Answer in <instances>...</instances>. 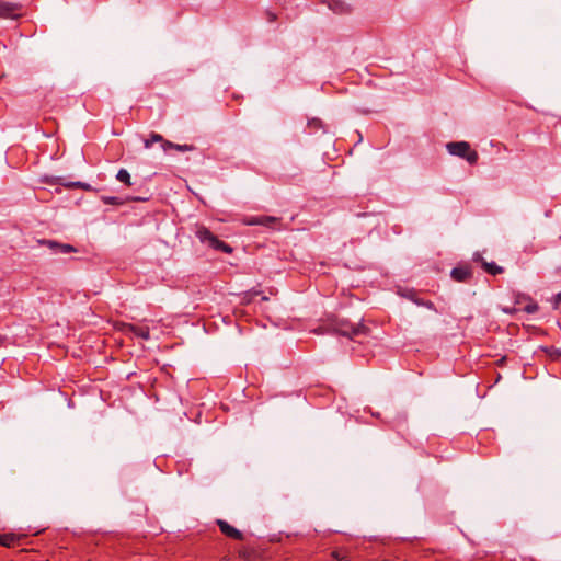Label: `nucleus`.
<instances>
[{
  "label": "nucleus",
  "instance_id": "0eeeda50",
  "mask_svg": "<svg viewBox=\"0 0 561 561\" xmlns=\"http://www.w3.org/2000/svg\"><path fill=\"white\" fill-rule=\"evenodd\" d=\"M249 226H263L274 229L280 222V218L274 216H254L244 220Z\"/></svg>",
  "mask_w": 561,
  "mask_h": 561
},
{
  "label": "nucleus",
  "instance_id": "b1692460",
  "mask_svg": "<svg viewBox=\"0 0 561 561\" xmlns=\"http://www.w3.org/2000/svg\"><path fill=\"white\" fill-rule=\"evenodd\" d=\"M559 304H561V293H559L557 296H556V306L558 307Z\"/></svg>",
  "mask_w": 561,
  "mask_h": 561
},
{
  "label": "nucleus",
  "instance_id": "5701e85b",
  "mask_svg": "<svg viewBox=\"0 0 561 561\" xmlns=\"http://www.w3.org/2000/svg\"><path fill=\"white\" fill-rule=\"evenodd\" d=\"M68 187H80L84 191H89L90 190V185L87 184V183H82V182H73L69 185H67Z\"/></svg>",
  "mask_w": 561,
  "mask_h": 561
},
{
  "label": "nucleus",
  "instance_id": "aec40b11",
  "mask_svg": "<svg viewBox=\"0 0 561 561\" xmlns=\"http://www.w3.org/2000/svg\"><path fill=\"white\" fill-rule=\"evenodd\" d=\"M39 243L48 247L51 250H58L60 243L54 240H39Z\"/></svg>",
  "mask_w": 561,
  "mask_h": 561
},
{
  "label": "nucleus",
  "instance_id": "dca6fc26",
  "mask_svg": "<svg viewBox=\"0 0 561 561\" xmlns=\"http://www.w3.org/2000/svg\"><path fill=\"white\" fill-rule=\"evenodd\" d=\"M102 202L106 205H116V206H121L125 203V201L118 196H103Z\"/></svg>",
  "mask_w": 561,
  "mask_h": 561
},
{
  "label": "nucleus",
  "instance_id": "4be33fe9",
  "mask_svg": "<svg viewBox=\"0 0 561 561\" xmlns=\"http://www.w3.org/2000/svg\"><path fill=\"white\" fill-rule=\"evenodd\" d=\"M264 14L270 23H273L277 20V14L271 10H265Z\"/></svg>",
  "mask_w": 561,
  "mask_h": 561
},
{
  "label": "nucleus",
  "instance_id": "a211bd4d",
  "mask_svg": "<svg viewBox=\"0 0 561 561\" xmlns=\"http://www.w3.org/2000/svg\"><path fill=\"white\" fill-rule=\"evenodd\" d=\"M331 554L336 561H347L348 559V553L344 550H335Z\"/></svg>",
  "mask_w": 561,
  "mask_h": 561
},
{
  "label": "nucleus",
  "instance_id": "1a4fd4ad",
  "mask_svg": "<svg viewBox=\"0 0 561 561\" xmlns=\"http://www.w3.org/2000/svg\"><path fill=\"white\" fill-rule=\"evenodd\" d=\"M25 534L7 533L0 535V546L5 548H14L22 543L25 539Z\"/></svg>",
  "mask_w": 561,
  "mask_h": 561
},
{
  "label": "nucleus",
  "instance_id": "9b49d317",
  "mask_svg": "<svg viewBox=\"0 0 561 561\" xmlns=\"http://www.w3.org/2000/svg\"><path fill=\"white\" fill-rule=\"evenodd\" d=\"M329 8L336 14H345L351 12L350 5L340 0H331L329 2Z\"/></svg>",
  "mask_w": 561,
  "mask_h": 561
},
{
  "label": "nucleus",
  "instance_id": "f257e3e1",
  "mask_svg": "<svg viewBox=\"0 0 561 561\" xmlns=\"http://www.w3.org/2000/svg\"><path fill=\"white\" fill-rule=\"evenodd\" d=\"M195 236L202 243L207 244L215 251H220L227 254H231L233 251L232 247L219 240L217 236L203 225L196 226Z\"/></svg>",
  "mask_w": 561,
  "mask_h": 561
},
{
  "label": "nucleus",
  "instance_id": "6ab92c4d",
  "mask_svg": "<svg viewBox=\"0 0 561 561\" xmlns=\"http://www.w3.org/2000/svg\"><path fill=\"white\" fill-rule=\"evenodd\" d=\"M538 309H539L538 304H537L536 301H533V300H530V301H529V302L524 307V311H525L526 313H529V314L537 312V311H538Z\"/></svg>",
  "mask_w": 561,
  "mask_h": 561
},
{
  "label": "nucleus",
  "instance_id": "9d476101",
  "mask_svg": "<svg viewBox=\"0 0 561 561\" xmlns=\"http://www.w3.org/2000/svg\"><path fill=\"white\" fill-rule=\"evenodd\" d=\"M450 276L459 283H467L472 278V268L469 265H459L451 270Z\"/></svg>",
  "mask_w": 561,
  "mask_h": 561
},
{
  "label": "nucleus",
  "instance_id": "f3484780",
  "mask_svg": "<svg viewBox=\"0 0 561 561\" xmlns=\"http://www.w3.org/2000/svg\"><path fill=\"white\" fill-rule=\"evenodd\" d=\"M411 299L419 306H423V307H426L427 309H431V310H436L435 309V305L434 302H432L431 300H424V299H421V298H415V297H411Z\"/></svg>",
  "mask_w": 561,
  "mask_h": 561
},
{
  "label": "nucleus",
  "instance_id": "2eb2a0df",
  "mask_svg": "<svg viewBox=\"0 0 561 561\" xmlns=\"http://www.w3.org/2000/svg\"><path fill=\"white\" fill-rule=\"evenodd\" d=\"M116 179L122 182V183H125L126 185L130 186L131 185V182H130V174L128 173L127 170L125 169H121L117 174H116Z\"/></svg>",
  "mask_w": 561,
  "mask_h": 561
},
{
  "label": "nucleus",
  "instance_id": "7ed1b4c3",
  "mask_svg": "<svg viewBox=\"0 0 561 561\" xmlns=\"http://www.w3.org/2000/svg\"><path fill=\"white\" fill-rule=\"evenodd\" d=\"M154 142H160L164 152H168L169 150H172V149L173 150H178V151H182V152L194 151L196 149V147L194 145H188V144L179 145V144H174V142H172L170 140L164 139L160 134H157V133H151L149 135V137L147 139H145L144 146H145V148L148 149Z\"/></svg>",
  "mask_w": 561,
  "mask_h": 561
},
{
  "label": "nucleus",
  "instance_id": "412c9836",
  "mask_svg": "<svg viewBox=\"0 0 561 561\" xmlns=\"http://www.w3.org/2000/svg\"><path fill=\"white\" fill-rule=\"evenodd\" d=\"M61 253H72V252H77L76 248L72 247L71 244H67V243H60L59 245V249H58Z\"/></svg>",
  "mask_w": 561,
  "mask_h": 561
},
{
  "label": "nucleus",
  "instance_id": "6e6552de",
  "mask_svg": "<svg viewBox=\"0 0 561 561\" xmlns=\"http://www.w3.org/2000/svg\"><path fill=\"white\" fill-rule=\"evenodd\" d=\"M216 524L219 527L220 531L226 537L238 540V541H242L244 539L243 534L239 529L231 526L228 522H226L224 519H217Z\"/></svg>",
  "mask_w": 561,
  "mask_h": 561
},
{
  "label": "nucleus",
  "instance_id": "ddd939ff",
  "mask_svg": "<svg viewBox=\"0 0 561 561\" xmlns=\"http://www.w3.org/2000/svg\"><path fill=\"white\" fill-rule=\"evenodd\" d=\"M482 265L484 271L491 275H497L503 273V267L496 265L494 262H483Z\"/></svg>",
  "mask_w": 561,
  "mask_h": 561
},
{
  "label": "nucleus",
  "instance_id": "f8f14e48",
  "mask_svg": "<svg viewBox=\"0 0 561 561\" xmlns=\"http://www.w3.org/2000/svg\"><path fill=\"white\" fill-rule=\"evenodd\" d=\"M307 126H308L310 133H318V131L325 133V126L320 118H317V117L310 118L307 123Z\"/></svg>",
  "mask_w": 561,
  "mask_h": 561
},
{
  "label": "nucleus",
  "instance_id": "f03ea898",
  "mask_svg": "<svg viewBox=\"0 0 561 561\" xmlns=\"http://www.w3.org/2000/svg\"><path fill=\"white\" fill-rule=\"evenodd\" d=\"M447 151L451 156L465 159L469 164L473 165L478 162L479 154L467 141H453L446 145Z\"/></svg>",
  "mask_w": 561,
  "mask_h": 561
},
{
  "label": "nucleus",
  "instance_id": "4468645a",
  "mask_svg": "<svg viewBox=\"0 0 561 561\" xmlns=\"http://www.w3.org/2000/svg\"><path fill=\"white\" fill-rule=\"evenodd\" d=\"M541 351L545 352L552 359L561 358V348H558L556 346H542Z\"/></svg>",
  "mask_w": 561,
  "mask_h": 561
},
{
  "label": "nucleus",
  "instance_id": "39448f33",
  "mask_svg": "<svg viewBox=\"0 0 561 561\" xmlns=\"http://www.w3.org/2000/svg\"><path fill=\"white\" fill-rule=\"evenodd\" d=\"M22 15V5L14 2L0 0V18L18 19Z\"/></svg>",
  "mask_w": 561,
  "mask_h": 561
},
{
  "label": "nucleus",
  "instance_id": "20e7f679",
  "mask_svg": "<svg viewBox=\"0 0 561 561\" xmlns=\"http://www.w3.org/2000/svg\"><path fill=\"white\" fill-rule=\"evenodd\" d=\"M334 332L348 339H354L358 335H368L369 329L363 323L353 324L346 320H341L335 323Z\"/></svg>",
  "mask_w": 561,
  "mask_h": 561
},
{
  "label": "nucleus",
  "instance_id": "423d86ee",
  "mask_svg": "<svg viewBox=\"0 0 561 561\" xmlns=\"http://www.w3.org/2000/svg\"><path fill=\"white\" fill-rule=\"evenodd\" d=\"M118 325V329L125 334L131 333L146 341L150 339V329L148 325H136L133 323L125 322H122Z\"/></svg>",
  "mask_w": 561,
  "mask_h": 561
}]
</instances>
